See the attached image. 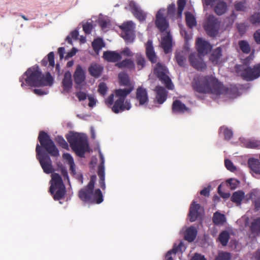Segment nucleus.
<instances>
[{"label":"nucleus","mask_w":260,"mask_h":260,"mask_svg":"<svg viewBox=\"0 0 260 260\" xmlns=\"http://www.w3.org/2000/svg\"><path fill=\"white\" fill-rule=\"evenodd\" d=\"M193 89L200 93H210L215 96L230 94L231 92H235L236 88L231 90L225 88L219 81L212 76L196 77L192 83Z\"/></svg>","instance_id":"1"},{"label":"nucleus","mask_w":260,"mask_h":260,"mask_svg":"<svg viewBox=\"0 0 260 260\" xmlns=\"http://www.w3.org/2000/svg\"><path fill=\"white\" fill-rule=\"evenodd\" d=\"M21 86L23 89L27 86L41 87L51 86L53 78L49 73L42 75L38 66L29 68L19 79Z\"/></svg>","instance_id":"2"},{"label":"nucleus","mask_w":260,"mask_h":260,"mask_svg":"<svg viewBox=\"0 0 260 260\" xmlns=\"http://www.w3.org/2000/svg\"><path fill=\"white\" fill-rule=\"evenodd\" d=\"M133 88L128 87L124 89H119L115 90V93L111 94L105 100V103L107 106L111 107L114 100L115 101L112 107V111L115 113L122 112L124 110H128L131 108V104L128 100H126L124 102L126 96L131 92Z\"/></svg>","instance_id":"3"},{"label":"nucleus","mask_w":260,"mask_h":260,"mask_svg":"<svg viewBox=\"0 0 260 260\" xmlns=\"http://www.w3.org/2000/svg\"><path fill=\"white\" fill-rule=\"evenodd\" d=\"M165 9H161L156 15L155 24L162 32L161 46L166 53H169L172 48V37L168 30L169 22L165 17Z\"/></svg>","instance_id":"4"},{"label":"nucleus","mask_w":260,"mask_h":260,"mask_svg":"<svg viewBox=\"0 0 260 260\" xmlns=\"http://www.w3.org/2000/svg\"><path fill=\"white\" fill-rule=\"evenodd\" d=\"M253 58V55L251 54L243 60V64L236 67L237 74L246 81H252L260 77V63L255 65L253 68L249 67Z\"/></svg>","instance_id":"5"},{"label":"nucleus","mask_w":260,"mask_h":260,"mask_svg":"<svg viewBox=\"0 0 260 260\" xmlns=\"http://www.w3.org/2000/svg\"><path fill=\"white\" fill-rule=\"evenodd\" d=\"M96 180V176L92 175L87 186L79 191V197L82 201L97 204H100L103 201V197L100 189H97L93 192Z\"/></svg>","instance_id":"6"},{"label":"nucleus","mask_w":260,"mask_h":260,"mask_svg":"<svg viewBox=\"0 0 260 260\" xmlns=\"http://www.w3.org/2000/svg\"><path fill=\"white\" fill-rule=\"evenodd\" d=\"M67 139L73 150L80 157H83L88 148L87 138L83 134L71 132Z\"/></svg>","instance_id":"7"},{"label":"nucleus","mask_w":260,"mask_h":260,"mask_svg":"<svg viewBox=\"0 0 260 260\" xmlns=\"http://www.w3.org/2000/svg\"><path fill=\"white\" fill-rule=\"evenodd\" d=\"M50 192L53 196L55 200H59L62 198L65 194V186L60 175L57 173L52 174L50 181Z\"/></svg>","instance_id":"8"},{"label":"nucleus","mask_w":260,"mask_h":260,"mask_svg":"<svg viewBox=\"0 0 260 260\" xmlns=\"http://www.w3.org/2000/svg\"><path fill=\"white\" fill-rule=\"evenodd\" d=\"M38 139L41 145L52 156H57L59 155L58 150L47 134L44 132H41Z\"/></svg>","instance_id":"9"},{"label":"nucleus","mask_w":260,"mask_h":260,"mask_svg":"<svg viewBox=\"0 0 260 260\" xmlns=\"http://www.w3.org/2000/svg\"><path fill=\"white\" fill-rule=\"evenodd\" d=\"M37 158L44 171L46 174L53 172L54 169L49 156L41 151V148L38 144L36 146Z\"/></svg>","instance_id":"10"},{"label":"nucleus","mask_w":260,"mask_h":260,"mask_svg":"<svg viewBox=\"0 0 260 260\" xmlns=\"http://www.w3.org/2000/svg\"><path fill=\"white\" fill-rule=\"evenodd\" d=\"M154 72L162 83H163L168 89L172 90L174 88V84L171 79L167 75L168 71L165 66L160 63H157L154 69Z\"/></svg>","instance_id":"11"},{"label":"nucleus","mask_w":260,"mask_h":260,"mask_svg":"<svg viewBox=\"0 0 260 260\" xmlns=\"http://www.w3.org/2000/svg\"><path fill=\"white\" fill-rule=\"evenodd\" d=\"M122 31L121 37L123 38L126 44L132 43L135 40V35L134 29L135 24L132 21H128L123 23L120 26Z\"/></svg>","instance_id":"12"},{"label":"nucleus","mask_w":260,"mask_h":260,"mask_svg":"<svg viewBox=\"0 0 260 260\" xmlns=\"http://www.w3.org/2000/svg\"><path fill=\"white\" fill-rule=\"evenodd\" d=\"M219 27V21L213 15L209 16L204 24L205 30L211 37H215L217 35Z\"/></svg>","instance_id":"13"},{"label":"nucleus","mask_w":260,"mask_h":260,"mask_svg":"<svg viewBox=\"0 0 260 260\" xmlns=\"http://www.w3.org/2000/svg\"><path fill=\"white\" fill-rule=\"evenodd\" d=\"M131 11L133 15L140 22L145 20L147 13L136 3L131 2L129 3Z\"/></svg>","instance_id":"14"},{"label":"nucleus","mask_w":260,"mask_h":260,"mask_svg":"<svg viewBox=\"0 0 260 260\" xmlns=\"http://www.w3.org/2000/svg\"><path fill=\"white\" fill-rule=\"evenodd\" d=\"M99 153L100 157L101 159V164L98 167V174L100 178L99 183L100 184L101 187L103 189H105L106 188V185L105 183V158L104 155L101 152L100 149H99Z\"/></svg>","instance_id":"15"},{"label":"nucleus","mask_w":260,"mask_h":260,"mask_svg":"<svg viewBox=\"0 0 260 260\" xmlns=\"http://www.w3.org/2000/svg\"><path fill=\"white\" fill-rule=\"evenodd\" d=\"M203 55H196L192 53L189 56V60L191 66L197 70H202L205 68L206 64L204 62L201 56Z\"/></svg>","instance_id":"16"},{"label":"nucleus","mask_w":260,"mask_h":260,"mask_svg":"<svg viewBox=\"0 0 260 260\" xmlns=\"http://www.w3.org/2000/svg\"><path fill=\"white\" fill-rule=\"evenodd\" d=\"M196 46L199 54L203 55L207 54L212 49L211 45L202 38H199L197 40Z\"/></svg>","instance_id":"17"},{"label":"nucleus","mask_w":260,"mask_h":260,"mask_svg":"<svg viewBox=\"0 0 260 260\" xmlns=\"http://www.w3.org/2000/svg\"><path fill=\"white\" fill-rule=\"evenodd\" d=\"M154 91L155 92V101L159 104H163L167 100L168 92L161 86H157Z\"/></svg>","instance_id":"18"},{"label":"nucleus","mask_w":260,"mask_h":260,"mask_svg":"<svg viewBox=\"0 0 260 260\" xmlns=\"http://www.w3.org/2000/svg\"><path fill=\"white\" fill-rule=\"evenodd\" d=\"M188 54L187 48L182 50H178L175 54V59L178 64L180 67H184L186 61V57Z\"/></svg>","instance_id":"19"},{"label":"nucleus","mask_w":260,"mask_h":260,"mask_svg":"<svg viewBox=\"0 0 260 260\" xmlns=\"http://www.w3.org/2000/svg\"><path fill=\"white\" fill-rule=\"evenodd\" d=\"M136 99L139 102L140 105H144L148 102V96L146 89L140 87L137 89Z\"/></svg>","instance_id":"20"},{"label":"nucleus","mask_w":260,"mask_h":260,"mask_svg":"<svg viewBox=\"0 0 260 260\" xmlns=\"http://www.w3.org/2000/svg\"><path fill=\"white\" fill-rule=\"evenodd\" d=\"M103 58L109 62H119L122 58L121 54L117 51H107L104 52Z\"/></svg>","instance_id":"21"},{"label":"nucleus","mask_w":260,"mask_h":260,"mask_svg":"<svg viewBox=\"0 0 260 260\" xmlns=\"http://www.w3.org/2000/svg\"><path fill=\"white\" fill-rule=\"evenodd\" d=\"M146 53L147 58L152 63L157 61V57L151 40H149L146 44Z\"/></svg>","instance_id":"22"},{"label":"nucleus","mask_w":260,"mask_h":260,"mask_svg":"<svg viewBox=\"0 0 260 260\" xmlns=\"http://www.w3.org/2000/svg\"><path fill=\"white\" fill-rule=\"evenodd\" d=\"M200 208V205L196 203L195 201H193L191 204L189 213V220L191 222L194 221L199 216Z\"/></svg>","instance_id":"23"},{"label":"nucleus","mask_w":260,"mask_h":260,"mask_svg":"<svg viewBox=\"0 0 260 260\" xmlns=\"http://www.w3.org/2000/svg\"><path fill=\"white\" fill-rule=\"evenodd\" d=\"M72 75L70 72H66L62 80V86L64 92H69L72 87Z\"/></svg>","instance_id":"24"},{"label":"nucleus","mask_w":260,"mask_h":260,"mask_svg":"<svg viewBox=\"0 0 260 260\" xmlns=\"http://www.w3.org/2000/svg\"><path fill=\"white\" fill-rule=\"evenodd\" d=\"M74 78L75 83L77 84H80L83 83L85 79V73L82 67L78 65L74 74Z\"/></svg>","instance_id":"25"},{"label":"nucleus","mask_w":260,"mask_h":260,"mask_svg":"<svg viewBox=\"0 0 260 260\" xmlns=\"http://www.w3.org/2000/svg\"><path fill=\"white\" fill-rule=\"evenodd\" d=\"M115 66L119 69H127L128 70H134L135 64L133 60L126 58L122 61H120L115 64Z\"/></svg>","instance_id":"26"},{"label":"nucleus","mask_w":260,"mask_h":260,"mask_svg":"<svg viewBox=\"0 0 260 260\" xmlns=\"http://www.w3.org/2000/svg\"><path fill=\"white\" fill-rule=\"evenodd\" d=\"M188 111L189 109L179 100L174 101L172 105V112L173 113H184Z\"/></svg>","instance_id":"27"},{"label":"nucleus","mask_w":260,"mask_h":260,"mask_svg":"<svg viewBox=\"0 0 260 260\" xmlns=\"http://www.w3.org/2000/svg\"><path fill=\"white\" fill-rule=\"evenodd\" d=\"M103 67L98 64L92 63L88 69L90 74L95 78L99 77L102 74Z\"/></svg>","instance_id":"28"},{"label":"nucleus","mask_w":260,"mask_h":260,"mask_svg":"<svg viewBox=\"0 0 260 260\" xmlns=\"http://www.w3.org/2000/svg\"><path fill=\"white\" fill-rule=\"evenodd\" d=\"M197 235V230L193 226L188 228L185 233L184 238L187 241L192 242L196 238Z\"/></svg>","instance_id":"29"},{"label":"nucleus","mask_w":260,"mask_h":260,"mask_svg":"<svg viewBox=\"0 0 260 260\" xmlns=\"http://www.w3.org/2000/svg\"><path fill=\"white\" fill-rule=\"evenodd\" d=\"M62 157L63 159L68 162V164L70 166V170L71 171V173H72L73 175H76V172L75 165L73 157L70 154L68 153H64Z\"/></svg>","instance_id":"30"},{"label":"nucleus","mask_w":260,"mask_h":260,"mask_svg":"<svg viewBox=\"0 0 260 260\" xmlns=\"http://www.w3.org/2000/svg\"><path fill=\"white\" fill-rule=\"evenodd\" d=\"M248 164L249 168L253 172L260 174V161L259 160L250 158Z\"/></svg>","instance_id":"31"},{"label":"nucleus","mask_w":260,"mask_h":260,"mask_svg":"<svg viewBox=\"0 0 260 260\" xmlns=\"http://www.w3.org/2000/svg\"><path fill=\"white\" fill-rule=\"evenodd\" d=\"M221 55V49L220 47H218L212 52L210 59L213 63L218 64L220 62Z\"/></svg>","instance_id":"32"},{"label":"nucleus","mask_w":260,"mask_h":260,"mask_svg":"<svg viewBox=\"0 0 260 260\" xmlns=\"http://www.w3.org/2000/svg\"><path fill=\"white\" fill-rule=\"evenodd\" d=\"M214 10L215 13L218 15L223 14L227 10L226 4L225 2L219 0L216 4Z\"/></svg>","instance_id":"33"},{"label":"nucleus","mask_w":260,"mask_h":260,"mask_svg":"<svg viewBox=\"0 0 260 260\" xmlns=\"http://www.w3.org/2000/svg\"><path fill=\"white\" fill-rule=\"evenodd\" d=\"M226 221V218L224 214L218 212L214 213L213 217V222L216 225H222Z\"/></svg>","instance_id":"34"},{"label":"nucleus","mask_w":260,"mask_h":260,"mask_svg":"<svg viewBox=\"0 0 260 260\" xmlns=\"http://www.w3.org/2000/svg\"><path fill=\"white\" fill-rule=\"evenodd\" d=\"M245 197V193L242 190L235 191L231 197L232 202L237 203L238 205H241L242 200Z\"/></svg>","instance_id":"35"},{"label":"nucleus","mask_w":260,"mask_h":260,"mask_svg":"<svg viewBox=\"0 0 260 260\" xmlns=\"http://www.w3.org/2000/svg\"><path fill=\"white\" fill-rule=\"evenodd\" d=\"M185 19L187 25L189 28H192L197 24L196 18L190 12H186L185 13Z\"/></svg>","instance_id":"36"},{"label":"nucleus","mask_w":260,"mask_h":260,"mask_svg":"<svg viewBox=\"0 0 260 260\" xmlns=\"http://www.w3.org/2000/svg\"><path fill=\"white\" fill-rule=\"evenodd\" d=\"M48 61L49 62V66H50L52 68L54 67V54L53 52H50L48 55L47 58H44L42 60V64L45 66L47 65Z\"/></svg>","instance_id":"37"},{"label":"nucleus","mask_w":260,"mask_h":260,"mask_svg":"<svg viewBox=\"0 0 260 260\" xmlns=\"http://www.w3.org/2000/svg\"><path fill=\"white\" fill-rule=\"evenodd\" d=\"M219 134L222 135L225 139H230L233 136V132L231 129H229L226 127L223 126L220 127L219 129Z\"/></svg>","instance_id":"38"},{"label":"nucleus","mask_w":260,"mask_h":260,"mask_svg":"<svg viewBox=\"0 0 260 260\" xmlns=\"http://www.w3.org/2000/svg\"><path fill=\"white\" fill-rule=\"evenodd\" d=\"M186 247L183 242L180 241L178 246H177L176 243L174 244L173 248L169 251H171V254H175L178 252H180L182 253L184 251H185Z\"/></svg>","instance_id":"39"},{"label":"nucleus","mask_w":260,"mask_h":260,"mask_svg":"<svg viewBox=\"0 0 260 260\" xmlns=\"http://www.w3.org/2000/svg\"><path fill=\"white\" fill-rule=\"evenodd\" d=\"M92 46L94 51L98 53L100 50L104 46V44L102 39H96L93 41Z\"/></svg>","instance_id":"40"},{"label":"nucleus","mask_w":260,"mask_h":260,"mask_svg":"<svg viewBox=\"0 0 260 260\" xmlns=\"http://www.w3.org/2000/svg\"><path fill=\"white\" fill-rule=\"evenodd\" d=\"M230 238V235L227 231H223L219 236V240L223 246L227 245Z\"/></svg>","instance_id":"41"},{"label":"nucleus","mask_w":260,"mask_h":260,"mask_svg":"<svg viewBox=\"0 0 260 260\" xmlns=\"http://www.w3.org/2000/svg\"><path fill=\"white\" fill-rule=\"evenodd\" d=\"M136 62L138 68L142 69L145 66L146 60L144 57L140 53H137L136 55Z\"/></svg>","instance_id":"42"},{"label":"nucleus","mask_w":260,"mask_h":260,"mask_svg":"<svg viewBox=\"0 0 260 260\" xmlns=\"http://www.w3.org/2000/svg\"><path fill=\"white\" fill-rule=\"evenodd\" d=\"M239 46L241 51L245 53H248L250 51V46L248 43L244 40L239 41Z\"/></svg>","instance_id":"43"},{"label":"nucleus","mask_w":260,"mask_h":260,"mask_svg":"<svg viewBox=\"0 0 260 260\" xmlns=\"http://www.w3.org/2000/svg\"><path fill=\"white\" fill-rule=\"evenodd\" d=\"M251 229L253 232L260 233V218L255 219L252 222Z\"/></svg>","instance_id":"44"},{"label":"nucleus","mask_w":260,"mask_h":260,"mask_svg":"<svg viewBox=\"0 0 260 260\" xmlns=\"http://www.w3.org/2000/svg\"><path fill=\"white\" fill-rule=\"evenodd\" d=\"M118 78L121 84L126 86L128 85L129 81L128 75L126 73H119L118 75Z\"/></svg>","instance_id":"45"},{"label":"nucleus","mask_w":260,"mask_h":260,"mask_svg":"<svg viewBox=\"0 0 260 260\" xmlns=\"http://www.w3.org/2000/svg\"><path fill=\"white\" fill-rule=\"evenodd\" d=\"M178 10L177 15L178 17H181L182 16V12L186 5L185 0H178L177 1Z\"/></svg>","instance_id":"46"},{"label":"nucleus","mask_w":260,"mask_h":260,"mask_svg":"<svg viewBox=\"0 0 260 260\" xmlns=\"http://www.w3.org/2000/svg\"><path fill=\"white\" fill-rule=\"evenodd\" d=\"M231 258V254L226 252H219L215 260H230Z\"/></svg>","instance_id":"47"},{"label":"nucleus","mask_w":260,"mask_h":260,"mask_svg":"<svg viewBox=\"0 0 260 260\" xmlns=\"http://www.w3.org/2000/svg\"><path fill=\"white\" fill-rule=\"evenodd\" d=\"M246 146L250 148H260V141L250 140L247 141Z\"/></svg>","instance_id":"48"},{"label":"nucleus","mask_w":260,"mask_h":260,"mask_svg":"<svg viewBox=\"0 0 260 260\" xmlns=\"http://www.w3.org/2000/svg\"><path fill=\"white\" fill-rule=\"evenodd\" d=\"M234 7L235 9L238 11H245L246 9L245 3L242 2H236Z\"/></svg>","instance_id":"49"},{"label":"nucleus","mask_w":260,"mask_h":260,"mask_svg":"<svg viewBox=\"0 0 260 260\" xmlns=\"http://www.w3.org/2000/svg\"><path fill=\"white\" fill-rule=\"evenodd\" d=\"M226 182L229 184V186L232 189H235L240 184V182L238 180L234 178L228 179L226 181Z\"/></svg>","instance_id":"50"},{"label":"nucleus","mask_w":260,"mask_h":260,"mask_svg":"<svg viewBox=\"0 0 260 260\" xmlns=\"http://www.w3.org/2000/svg\"><path fill=\"white\" fill-rule=\"evenodd\" d=\"M56 141L63 148L69 150V145L62 137H57Z\"/></svg>","instance_id":"51"},{"label":"nucleus","mask_w":260,"mask_h":260,"mask_svg":"<svg viewBox=\"0 0 260 260\" xmlns=\"http://www.w3.org/2000/svg\"><path fill=\"white\" fill-rule=\"evenodd\" d=\"M250 20L253 24L260 23V13H254L251 16Z\"/></svg>","instance_id":"52"},{"label":"nucleus","mask_w":260,"mask_h":260,"mask_svg":"<svg viewBox=\"0 0 260 260\" xmlns=\"http://www.w3.org/2000/svg\"><path fill=\"white\" fill-rule=\"evenodd\" d=\"M175 11V5L172 4L169 5L168 7L167 15L170 17H174Z\"/></svg>","instance_id":"53"},{"label":"nucleus","mask_w":260,"mask_h":260,"mask_svg":"<svg viewBox=\"0 0 260 260\" xmlns=\"http://www.w3.org/2000/svg\"><path fill=\"white\" fill-rule=\"evenodd\" d=\"M98 91L103 95L106 94L107 91V87L105 83H101L99 85Z\"/></svg>","instance_id":"54"},{"label":"nucleus","mask_w":260,"mask_h":260,"mask_svg":"<svg viewBox=\"0 0 260 260\" xmlns=\"http://www.w3.org/2000/svg\"><path fill=\"white\" fill-rule=\"evenodd\" d=\"M225 166L226 168V169L231 171V172H234L236 170V168L234 166L233 162L229 160V159H225L224 161Z\"/></svg>","instance_id":"55"},{"label":"nucleus","mask_w":260,"mask_h":260,"mask_svg":"<svg viewBox=\"0 0 260 260\" xmlns=\"http://www.w3.org/2000/svg\"><path fill=\"white\" fill-rule=\"evenodd\" d=\"M33 91L36 94L38 95H46L49 92V91L47 89H35Z\"/></svg>","instance_id":"56"},{"label":"nucleus","mask_w":260,"mask_h":260,"mask_svg":"<svg viewBox=\"0 0 260 260\" xmlns=\"http://www.w3.org/2000/svg\"><path fill=\"white\" fill-rule=\"evenodd\" d=\"M219 0H203V5L205 7L210 6L213 7L217 4Z\"/></svg>","instance_id":"57"},{"label":"nucleus","mask_w":260,"mask_h":260,"mask_svg":"<svg viewBox=\"0 0 260 260\" xmlns=\"http://www.w3.org/2000/svg\"><path fill=\"white\" fill-rule=\"evenodd\" d=\"M83 30L86 34H89L91 32L92 25L91 23L87 22L83 25Z\"/></svg>","instance_id":"58"},{"label":"nucleus","mask_w":260,"mask_h":260,"mask_svg":"<svg viewBox=\"0 0 260 260\" xmlns=\"http://www.w3.org/2000/svg\"><path fill=\"white\" fill-rule=\"evenodd\" d=\"M88 99L89 100L88 106L90 108L94 107L96 105V100L92 95H89Z\"/></svg>","instance_id":"59"},{"label":"nucleus","mask_w":260,"mask_h":260,"mask_svg":"<svg viewBox=\"0 0 260 260\" xmlns=\"http://www.w3.org/2000/svg\"><path fill=\"white\" fill-rule=\"evenodd\" d=\"M180 34L186 41L190 40L191 38V35L188 34L187 31L182 28L180 29Z\"/></svg>","instance_id":"60"},{"label":"nucleus","mask_w":260,"mask_h":260,"mask_svg":"<svg viewBox=\"0 0 260 260\" xmlns=\"http://www.w3.org/2000/svg\"><path fill=\"white\" fill-rule=\"evenodd\" d=\"M76 95L80 101H83L87 98L86 94L82 91H79L76 92Z\"/></svg>","instance_id":"61"},{"label":"nucleus","mask_w":260,"mask_h":260,"mask_svg":"<svg viewBox=\"0 0 260 260\" xmlns=\"http://www.w3.org/2000/svg\"><path fill=\"white\" fill-rule=\"evenodd\" d=\"M120 53L121 55L122 54L126 56H132L133 55V52L128 48H124Z\"/></svg>","instance_id":"62"},{"label":"nucleus","mask_w":260,"mask_h":260,"mask_svg":"<svg viewBox=\"0 0 260 260\" xmlns=\"http://www.w3.org/2000/svg\"><path fill=\"white\" fill-rule=\"evenodd\" d=\"M254 38L255 42L257 44H260V29H258L256 32L254 34Z\"/></svg>","instance_id":"63"},{"label":"nucleus","mask_w":260,"mask_h":260,"mask_svg":"<svg viewBox=\"0 0 260 260\" xmlns=\"http://www.w3.org/2000/svg\"><path fill=\"white\" fill-rule=\"evenodd\" d=\"M191 260H206V259L204 256L200 254L196 253Z\"/></svg>","instance_id":"64"}]
</instances>
